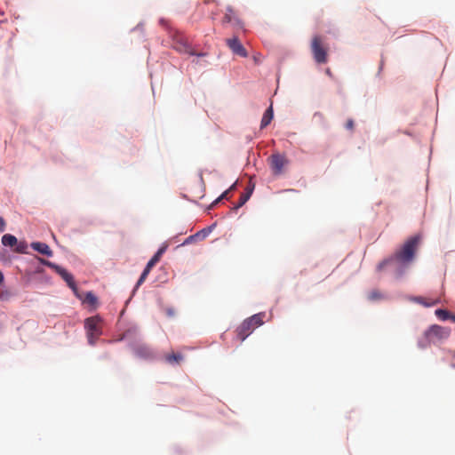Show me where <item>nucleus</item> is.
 Instances as JSON below:
<instances>
[{"label": "nucleus", "instance_id": "nucleus-8", "mask_svg": "<svg viewBox=\"0 0 455 455\" xmlns=\"http://www.w3.org/2000/svg\"><path fill=\"white\" fill-rule=\"evenodd\" d=\"M173 48L181 53H187L188 55H196L191 44L188 39L181 34H177L173 37Z\"/></svg>", "mask_w": 455, "mask_h": 455}, {"label": "nucleus", "instance_id": "nucleus-20", "mask_svg": "<svg viewBox=\"0 0 455 455\" xmlns=\"http://www.w3.org/2000/svg\"><path fill=\"white\" fill-rule=\"evenodd\" d=\"M233 20V12L231 9H228V12L224 15L222 19L223 23H230Z\"/></svg>", "mask_w": 455, "mask_h": 455}, {"label": "nucleus", "instance_id": "nucleus-10", "mask_svg": "<svg viewBox=\"0 0 455 455\" xmlns=\"http://www.w3.org/2000/svg\"><path fill=\"white\" fill-rule=\"evenodd\" d=\"M270 166L275 175H280L283 172V168L287 165V158L280 154H274L269 158Z\"/></svg>", "mask_w": 455, "mask_h": 455}, {"label": "nucleus", "instance_id": "nucleus-1", "mask_svg": "<svg viewBox=\"0 0 455 455\" xmlns=\"http://www.w3.org/2000/svg\"><path fill=\"white\" fill-rule=\"evenodd\" d=\"M420 242L419 235L410 237L393 257L379 263L377 269L381 271L387 265H395L398 275H402L403 268L412 262L416 251Z\"/></svg>", "mask_w": 455, "mask_h": 455}, {"label": "nucleus", "instance_id": "nucleus-14", "mask_svg": "<svg viewBox=\"0 0 455 455\" xmlns=\"http://www.w3.org/2000/svg\"><path fill=\"white\" fill-rule=\"evenodd\" d=\"M273 116H274L273 108H272V105H270V107L265 111V113L262 116L261 123H260V128L261 129L266 128L271 123Z\"/></svg>", "mask_w": 455, "mask_h": 455}, {"label": "nucleus", "instance_id": "nucleus-27", "mask_svg": "<svg viewBox=\"0 0 455 455\" xmlns=\"http://www.w3.org/2000/svg\"><path fill=\"white\" fill-rule=\"evenodd\" d=\"M4 282V275L3 273L0 271V283H2Z\"/></svg>", "mask_w": 455, "mask_h": 455}, {"label": "nucleus", "instance_id": "nucleus-3", "mask_svg": "<svg viewBox=\"0 0 455 455\" xmlns=\"http://www.w3.org/2000/svg\"><path fill=\"white\" fill-rule=\"evenodd\" d=\"M265 313L255 314L245 319L236 329V335L240 341H243L257 327L264 323Z\"/></svg>", "mask_w": 455, "mask_h": 455}, {"label": "nucleus", "instance_id": "nucleus-11", "mask_svg": "<svg viewBox=\"0 0 455 455\" xmlns=\"http://www.w3.org/2000/svg\"><path fill=\"white\" fill-rule=\"evenodd\" d=\"M226 43L233 53L240 57H247V51L236 36L227 39Z\"/></svg>", "mask_w": 455, "mask_h": 455}, {"label": "nucleus", "instance_id": "nucleus-7", "mask_svg": "<svg viewBox=\"0 0 455 455\" xmlns=\"http://www.w3.org/2000/svg\"><path fill=\"white\" fill-rule=\"evenodd\" d=\"M2 243L4 246L13 248V251L18 253H25L28 249V244L25 241H18V239L11 234H5L2 237Z\"/></svg>", "mask_w": 455, "mask_h": 455}, {"label": "nucleus", "instance_id": "nucleus-6", "mask_svg": "<svg viewBox=\"0 0 455 455\" xmlns=\"http://www.w3.org/2000/svg\"><path fill=\"white\" fill-rule=\"evenodd\" d=\"M40 262L43 265L53 269L58 275H60L73 291L76 290V285L73 275L70 273H68L65 268L52 261L44 259H40Z\"/></svg>", "mask_w": 455, "mask_h": 455}, {"label": "nucleus", "instance_id": "nucleus-19", "mask_svg": "<svg viewBox=\"0 0 455 455\" xmlns=\"http://www.w3.org/2000/svg\"><path fill=\"white\" fill-rule=\"evenodd\" d=\"M383 298V295L377 290H373L368 293V299L375 301Z\"/></svg>", "mask_w": 455, "mask_h": 455}, {"label": "nucleus", "instance_id": "nucleus-16", "mask_svg": "<svg viewBox=\"0 0 455 455\" xmlns=\"http://www.w3.org/2000/svg\"><path fill=\"white\" fill-rule=\"evenodd\" d=\"M251 193H252V188L249 189L246 193L242 194L237 204L235 206V209H238V208L242 207L249 200Z\"/></svg>", "mask_w": 455, "mask_h": 455}, {"label": "nucleus", "instance_id": "nucleus-15", "mask_svg": "<svg viewBox=\"0 0 455 455\" xmlns=\"http://www.w3.org/2000/svg\"><path fill=\"white\" fill-rule=\"evenodd\" d=\"M165 361L170 364H180L183 360L180 353H171L164 356Z\"/></svg>", "mask_w": 455, "mask_h": 455}, {"label": "nucleus", "instance_id": "nucleus-18", "mask_svg": "<svg viewBox=\"0 0 455 455\" xmlns=\"http://www.w3.org/2000/svg\"><path fill=\"white\" fill-rule=\"evenodd\" d=\"M138 355L144 357H151L153 355L152 351L147 347H140L137 349Z\"/></svg>", "mask_w": 455, "mask_h": 455}, {"label": "nucleus", "instance_id": "nucleus-13", "mask_svg": "<svg viewBox=\"0 0 455 455\" xmlns=\"http://www.w3.org/2000/svg\"><path fill=\"white\" fill-rule=\"evenodd\" d=\"M412 300L418 304H420L426 307H430L440 303L439 299H427L421 296L414 297Z\"/></svg>", "mask_w": 455, "mask_h": 455}, {"label": "nucleus", "instance_id": "nucleus-26", "mask_svg": "<svg viewBox=\"0 0 455 455\" xmlns=\"http://www.w3.org/2000/svg\"><path fill=\"white\" fill-rule=\"evenodd\" d=\"M449 319L455 323V315H450Z\"/></svg>", "mask_w": 455, "mask_h": 455}, {"label": "nucleus", "instance_id": "nucleus-4", "mask_svg": "<svg viewBox=\"0 0 455 455\" xmlns=\"http://www.w3.org/2000/svg\"><path fill=\"white\" fill-rule=\"evenodd\" d=\"M311 52L315 61L318 64H325L328 61V47L320 36H315L311 41Z\"/></svg>", "mask_w": 455, "mask_h": 455}, {"label": "nucleus", "instance_id": "nucleus-22", "mask_svg": "<svg viewBox=\"0 0 455 455\" xmlns=\"http://www.w3.org/2000/svg\"><path fill=\"white\" fill-rule=\"evenodd\" d=\"M345 126L347 130L352 131L354 129V121L352 119H348Z\"/></svg>", "mask_w": 455, "mask_h": 455}, {"label": "nucleus", "instance_id": "nucleus-9", "mask_svg": "<svg viewBox=\"0 0 455 455\" xmlns=\"http://www.w3.org/2000/svg\"><path fill=\"white\" fill-rule=\"evenodd\" d=\"M164 251H165V247L160 248L157 251V252L148 262L145 269L143 270L140 277L139 278V280H138V282L136 283V287L135 288H138L140 285H141L144 283V281L146 280L148 275L151 271L152 267L160 260V259H161L163 253L164 252Z\"/></svg>", "mask_w": 455, "mask_h": 455}, {"label": "nucleus", "instance_id": "nucleus-17", "mask_svg": "<svg viewBox=\"0 0 455 455\" xmlns=\"http://www.w3.org/2000/svg\"><path fill=\"white\" fill-rule=\"evenodd\" d=\"M435 314L439 319L443 321L448 320L451 315L450 312L445 309H436Z\"/></svg>", "mask_w": 455, "mask_h": 455}, {"label": "nucleus", "instance_id": "nucleus-23", "mask_svg": "<svg viewBox=\"0 0 455 455\" xmlns=\"http://www.w3.org/2000/svg\"><path fill=\"white\" fill-rule=\"evenodd\" d=\"M4 229H5V221L2 217H0V232H4Z\"/></svg>", "mask_w": 455, "mask_h": 455}, {"label": "nucleus", "instance_id": "nucleus-2", "mask_svg": "<svg viewBox=\"0 0 455 455\" xmlns=\"http://www.w3.org/2000/svg\"><path fill=\"white\" fill-rule=\"evenodd\" d=\"M451 335V329L438 324L431 325L426 330L418 340V347L421 349L428 347L431 344H435L447 339Z\"/></svg>", "mask_w": 455, "mask_h": 455}, {"label": "nucleus", "instance_id": "nucleus-24", "mask_svg": "<svg viewBox=\"0 0 455 455\" xmlns=\"http://www.w3.org/2000/svg\"><path fill=\"white\" fill-rule=\"evenodd\" d=\"M228 194H229V190H226L225 192L222 193V195L219 197V200H222V199H228Z\"/></svg>", "mask_w": 455, "mask_h": 455}, {"label": "nucleus", "instance_id": "nucleus-25", "mask_svg": "<svg viewBox=\"0 0 455 455\" xmlns=\"http://www.w3.org/2000/svg\"><path fill=\"white\" fill-rule=\"evenodd\" d=\"M235 187H236V183H234L228 190H229V192H230V191L234 190L235 188Z\"/></svg>", "mask_w": 455, "mask_h": 455}, {"label": "nucleus", "instance_id": "nucleus-5", "mask_svg": "<svg viewBox=\"0 0 455 455\" xmlns=\"http://www.w3.org/2000/svg\"><path fill=\"white\" fill-rule=\"evenodd\" d=\"M84 328L91 345H94L96 339L101 335V319L99 316H92L85 320Z\"/></svg>", "mask_w": 455, "mask_h": 455}, {"label": "nucleus", "instance_id": "nucleus-12", "mask_svg": "<svg viewBox=\"0 0 455 455\" xmlns=\"http://www.w3.org/2000/svg\"><path fill=\"white\" fill-rule=\"evenodd\" d=\"M32 249L38 251L43 255H46L48 257L52 256V251L50 249L49 245L45 243L41 242H34L31 243Z\"/></svg>", "mask_w": 455, "mask_h": 455}, {"label": "nucleus", "instance_id": "nucleus-21", "mask_svg": "<svg viewBox=\"0 0 455 455\" xmlns=\"http://www.w3.org/2000/svg\"><path fill=\"white\" fill-rule=\"evenodd\" d=\"M85 300H86L88 303H90V304L93 305V304L96 302L97 299H96V297L94 296V294H93L92 292H91V291H90V292H87V293H86Z\"/></svg>", "mask_w": 455, "mask_h": 455}, {"label": "nucleus", "instance_id": "nucleus-28", "mask_svg": "<svg viewBox=\"0 0 455 455\" xmlns=\"http://www.w3.org/2000/svg\"><path fill=\"white\" fill-rule=\"evenodd\" d=\"M221 200H219V197L213 202L212 205L214 204H217L218 203H220Z\"/></svg>", "mask_w": 455, "mask_h": 455}]
</instances>
